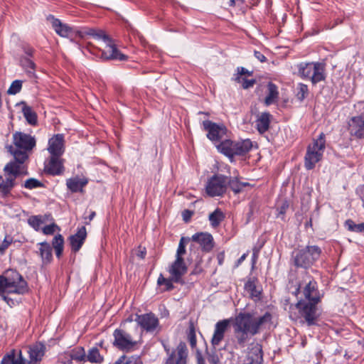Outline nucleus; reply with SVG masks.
Wrapping results in <instances>:
<instances>
[{"mask_svg":"<svg viewBox=\"0 0 364 364\" xmlns=\"http://www.w3.org/2000/svg\"><path fill=\"white\" fill-rule=\"evenodd\" d=\"M64 160L61 156L50 155L45 161V171L52 176L62 175L64 172Z\"/></svg>","mask_w":364,"mask_h":364,"instance_id":"11","label":"nucleus"},{"mask_svg":"<svg viewBox=\"0 0 364 364\" xmlns=\"http://www.w3.org/2000/svg\"><path fill=\"white\" fill-rule=\"evenodd\" d=\"M18 171L13 164H6L4 168V174L0 175V196L3 198L11 196V191L16 186Z\"/></svg>","mask_w":364,"mask_h":364,"instance_id":"7","label":"nucleus"},{"mask_svg":"<svg viewBox=\"0 0 364 364\" xmlns=\"http://www.w3.org/2000/svg\"><path fill=\"white\" fill-rule=\"evenodd\" d=\"M13 242V240L12 238H11L10 237H6L4 240V241L2 242V243L0 245L1 247V252H4L8 247Z\"/></svg>","mask_w":364,"mask_h":364,"instance_id":"56","label":"nucleus"},{"mask_svg":"<svg viewBox=\"0 0 364 364\" xmlns=\"http://www.w3.org/2000/svg\"><path fill=\"white\" fill-rule=\"evenodd\" d=\"M259 257V254L255 253L252 252V269L255 268V266L257 263V259Z\"/></svg>","mask_w":364,"mask_h":364,"instance_id":"63","label":"nucleus"},{"mask_svg":"<svg viewBox=\"0 0 364 364\" xmlns=\"http://www.w3.org/2000/svg\"><path fill=\"white\" fill-rule=\"evenodd\" d=\"M326 68L325 64L320 62H314L313 70L311 71L309 80L312 85H315L317 83L324 81L326 80Z\"/></svg>","mask_w":364,"mask_h":364,"instance_id":"25","label":"nucleus"},{"mask_svg":"<svg viewBox=\"0 0 364 364\" xmlns=\"http://www.w3.org/2000/svg\"><path fill=\"white\" fill-rule=\"evenodd\" d=\"M21 87L22 81L19 80H16L11 83V86L7 90V93L9 95H16L21 91Z\"/></svg>","mask_w":364,"mask_h":364,"instance_id":"48","label":"nucleus"},{"mask_svg":"<svg viewBox=\"0 0 364 364\" xmlns=\"http://www.w3.org/2000/svg\"><path fill=\"white\" fill-rule=\"evenodd\" d=\"M113 336L114 337L113 345L120 350H129L136 344L131 336L122 329H116Z\"/></svg>","mask_w":364,"mask_h":364,"instance_id":"12","label":"nucleus"},{"mask_svg":"<svg viewBox=\"0 0 364 364\" xmlns=\"http://www.w3.org/2000/svg\"><path fill=\"white\" fill-rule=\"evenodd\" d=\"M218 150L230 159H233L234 141L225 139L217 145Z\"/></svg>","mask_w":364,"mask_h":364,"instance_id":"32","label":"nucleus"},{"mask_svg":"<svg viewBox=\"0 0 364 364\" xmlns=\"http://www.w3.org/2000/svg\"><path fill=\"white\" fill-rule=\"evenodd\" d=\"M317 305L316 303L301 299L294 305L290 306L289 318L291 321L306 324L308 326H314L319 317Z\"/></svg>","mask_w":364,"mask_h":364,"instance_id":"1","label":"nucleus"},{"mask_svg":"<svg viewBox=\"0 0 364 364\" xmlns=\"http://www.w3.org/2000/svg\"><path fill=\"white\" fill-rule=\"evenodd\" d=\"M325 149L326 136L323 132H321L317 139H314L313 143L307 146L304 156L306 169L312 170L315 168L316 164L322 159Z\"/></svg>","mask_w":364,"mask_h":364,"instance_id":"6","label":"nucleus"},{"mask_svg":"<svg viewBox=\"0 0 364 364\" xmlns=\"http://www.w3.org/2000/svg\"><path fill=\"white\" fill-rule=\"evenodd\" d=\"M228 177L220 173L212 176L207 183L205 191L209 196H221L227 190Z\"/></svg>","mask_w":364,"mask_h":364,"instance_id":"8","label":"nucleus"},{"mask_svg":"<svg viewBox=\"0 0 364 364\" xmlns=\"http://www.w3.org/2000/svg\"><path fill=\"white\" fill-rule=\"evenodd\" d=\"M95 29L86 28L82 31L76 30V37H79L80 38H83L85 36H92Z\"/></svg>","mask_w":364,"mask_h":364,"instance_id":"52","label":"nucleus"},{"mask_svg":"<svg viewBox=\"0 0 364 364\" xmlns=\"http://www.w3.org/2000/svg\"><path fill=\"white\" fill-rule=\"evenodd\" d=\"M237 73L234 78V80L238 83L241 82V80L242 78L241 75H247L248 76H251L252 75V71H249L243 67H238L237 68Z\"/></svg>","mask_w":364,"mask_h":364,"instance_id":"49","label":"nucleus"},{"mask_svg":"<svg viewBox=\"0 0 364 364\" xmlns=\"http://www.w3.org/2000/svg\"><path fill=\"white\" fill-rule=\"evenodd\" d=\"M267 95L264 99V104L269 106L275 103L279 99L278 87L272 82H269L267 85Z\"/></svg>","mask_w":364,"mask_h":364,"instance_id":"30","label":"nucleus"},{"mask_svg":"<svg viewBox=\"0 0 364 364\" xmlns=\"http://www.w3.org/2000/svg\"><path fill=\"white\" fill-rule=\"evenodd\" d=\"M107 43L106 50H103L102 53V58L105 60H119L120 61L126 60L127 59V56L124 54L122 53L112 43V41L109 43Z\"/></svg>","mask_w":364,"mask_h":364,"instance_id":"22","label":"nucleus"},{"mask_svg":"<svg viewBox=\"0 0 364 364\" xmlns=\"http://www.w3.org/2000/svg\"><path fill=\"white\" fill-rule=\"evenodd\" d=\"M64 135L57 134L48 140V151L50 155L62 156L65 151Z\"/></svg>","mask_w":364,"mask_h":364,"instance_id":"19","label":"nucleus"},{"mask_svg":"<svg viewBox=\"0 0 364 364\" xmlns=\"http://www.w3.org/2000/svg\"><path fill=\"white\" fill-rule=\"evenodd\" d=\"M252 148V142L247 139L240 141L234 142L233 157L235 156H244Z\"/></svg>","mask_w":364,"mask_h":364,"instance_id":"28","label":"nucleus"},{"mask_svg":"<svg viewBox=\"0 0 364 364\" xmlns=\"http://www.w3.org/2000/svg\"><path fill=\"white\" fill-rule=\"evenodd\" d=\"M272 320V314L267 311L263 316L255 318L252 316V321L254 326V333L257 334L259 332L260 327L264 323L271 321Z\"/></svg>","mask_w":364,"mask_h":364,"instance_id":"36","label":"nucleus"},{"mask_svg":"<svg viewBox=\"0 0 364 364\" xmlns=\"http://www.w3.org/2000/svg\"><path fill=\"white\" fill-rule=\"evenodd\" d=\"M192 240L198 243L205 252H210L214 247L213 237L208 232H197L192 236Z\"/></svg>","mask_w":364,"mask_h":364,"instance_id":"20","label":"nucleus"},{"mask_svg":"<svg viewBox=\"0 0 364 364\" xmlns=\"http://www.w3.org/2000/svg\"><path fill=\"white\" fill-rule=\"evenodd\" d=\"M230 318H225L220 320L215 323L213 335L210 341L211 345L214 348L218 346L224 339L225 334L230 328Z\"/></svg>","mask_w":364,"mask_h":364,"instance_id":"13","label":"nucleus"},{"mask_svg":"<svg viewBox=\"0 0 364 364\" xmlns=\"http://www.w3.org/2000/svg\"><path fill=\"white\" fill-rule=\"evenodd\" d=\"M28 291L27 282L23 277L16 271L7 272V276L0 275V295L2 296L4 301L9 304L11 299L4 294L5 293H15L23 294Z\"/></svg>","mask_w":364,"mask_h":364,"instance_id":"4","label":"nucleus"},{"mask_svg":"<svg viewBox=\"0 0 364 364\" xmlns=\"http://www.w3.org/2000/svg\"><path fill=\"white\" fill-rule=\"evenodd\" d=\"M18 350L13 349L2 358L1 364H15Z\"/></svg>","mask_w":364,"mask_h":364,"instance_id":"47","label":"nucleus"},{"mask_svg":"<svg viewBox=\"0 0 364 364\" xmlns=\"http://www.w3.org/2000/svg\"><path fill=\"white\" fill-rule=\"evenodd\" d=\"M309 90L307 85L299 82L296 87V97L300 102H303L309 95Z\"/></svg>","mask_w":364,"mask_h":364,"instance_id":"41","label":"nucleus"},{"mask_svg":"<svg viewBox=\"0 0 364 364\" xmlns=\"http://www.w3.org/2000/svg\"><path fill=\"white\" fill-rule=\"evenodd\" d=\"M356 225L357 224H355L351 219H348L345 222V227L348 229V230L351 232H355Z\"/></svg>","mask_w":364,"mask_h":364,"instance_id":"57","label":"nucleus"},{"mask_svg":"<svg viewBox=\"0 0 364 364\" xmlns=\"http://www.w3.org/2000/svg\"><path fill=\"white\" fill-rule=\"evenodd\" d=\"M258 278L256 276H249L244 285V289L249 294L251 299L255 301H259L262 298V289L258 287Z\"/></svg>","mask_w":364,"mask_h":364,"instance_id":"18","label":"nucleus"},{"mask_svg":"<svg viewBox=\"0 0 364 364\" xmlns=\"http://www.w3.org/2000/svg\"><path fill=\"white\" fill-rule=\"evenodd\" d=\"M347 130L349 135L358 140L364 139V118L358 114L348 118Z\"/></svg>","mask_w":364,"mask_h":364,"instance_id":"10","label":"nucleus"},{"mask_svg":"<svg viewBox=\"0 0 364 364\" xmlns=\"http://www.w3.org/2000/svg\"><path fill=\"white\" fill-rule=\"evenodd\" d=\"M21 64L30 77H36V65L31 59L27 57L22 58L21 60Z\"/></svg>","mask_w":364,"mask_h":364,"instance_id":"39","label":"nucleus"},{"mask_svg":"<svg viewBox=\"0 0 364 364\" xmlns=\"http://www.w3.org/2000/svg\"><path fill=\"white\" fill-rule=\"evenodd\" d=\"M18 105L22 106V112L26 121L31 125L37 124V115L32 108L28 106L24 102L19 103Z\"/></svg>","mask_w":364,"mask_h":364,"instance_id":"33","label":"nucleus"},{"mask_svg":"<svg viewBox=\"0 0 364 364\" xmlns=\"http://www.w3.org/2000/svg\"><path fill=\"white\" fill-rule=\"evenodd\" d=\"M49 215H32L28 219V223L30 226H31L34 230H39L41 225L45 223L48 219Z\"/></svg>","mask_w":364,"mask_h":364,"instance_id":"38","label":"nucleus"},{"mask_svg":"<svg viewBox=\"0 0 364 364\" xmlns=\"http://www.w3.org/2000/svg\"><path fill=\"white\" fill-rule=\"evenodd\" d=\"M197 364H205V359L203 358L200 352L198 350L196 353Z\"/></svg>","mask_w":364,"mask_h":364,"instance_id":"61","label":"nucleus"},{"mask_svg":"<svg viewBox=\"0 0 364 364\" xmlns=\"http://www.w3.org/2000/svg\"><path fill=\"white\" fill-rule=\"evenodd\" d=\"M87 236L86 229L84 226L78 229L76 234L70 236L69 240L71 249L76 252L80 250Z\"/></svg>","mask_w":364,"mask_h":364,"instance_id":"24","label":"nucleus"},{"mask_svg":"<svg viewBox=\"0 0 364 364\" xmlns=\"http://www.w3.org/2000/svg\"><path fill=\"white\" fill-rule=\"evenodd\" d=\"M242 87L243 89H248L250 87H253V85L256 83L255 79H246L245 77L242 78L241 82Z\"/></svg>","mask_w":364,"mask_h":364,"instance_id":"53","label":"nucleus"},{"mask_svg":"<svg viewBox=\"0 0 364 364\" xmlns=\"http://www.w3.org/2000/svg\"><path fill=\"white\" fill-rule=\"evenodd\" d=\"M92 36L97 39H102L105 43H109L111 42V38L102 30H96L95 29V31Z\"/></svg>","mask_w":364,"mask_h":364,"instance_id":"51","label":"nucleus"},{"mask_svg":"<svg viewBox=\"0 0 364 364\" xmlns=\"http://www.w3.org/2000/svg\"><path fill=\"white\" fill-rule=\"evenodd\" d=\"M25 150H16L14 152V160L7 164H13L18 171V175L26 174L23 163L28 159V156Z\"/></svg>","mask_w":364,"mask_h":364,"instance_id":"23","label":"nucleus"},{"mask_svg":"<svg viewBox=\"0 0 364 364\" xmlns=\"http://www.w3.org/2000/svg\"><path fill=\"white\" fill-rule=\"evenodd\" d=\"M193 215V210H190L188 209L183 210V222L188 223Z\"/></svg>","mask_w":364,"mask_h":364,"instance_id":"58","label":"nucleus"},{"mask_svg":"<svg viewBox=\"0 0 364 364\" xmlns=\"http://www.w3.org/2000/svg\"><path fill=\"white\" fill-rule=\"evenodd\" d=\"M304 299L306 301L318 304L321 301V295L318 289V284L314 279H311L305 285L301 291Z\"/></svg>","mask_w":364,"mask_h":364,"instance_id":"16","label":"nucleus"},{"mask_svg":"<svg viewBox=\"0 0 364 364\" xmlns=\"http://www.w3.org/2000/svg\"><path fill=\"white\" fill-rule=\"evenodd\" d=\"M254 55L261 63H264L267 60V58L259 51H255Z\"/></svg>","mask_w":364,"mask_h":364,"instance_id":"60","label":"nucleus"},{"mask_svg":"<svg viewBox=\"0 0 364 364\" xmlns=\"http://www.w3.org/2000/svg\"><path fill=\"white\" fill-rule=\"evenodd\" d=\"M228 186L234 192L235 194H238L242 191L241 187V181H240L237 178L228 177Z\"/></svg>","mask_w":364,"mask_h":364,"instance_id":"44","label":"nucleus"},{"mask_svg":"<svg viewBox=\"0 0 364 364\" xmlns=\"http://www.w3.org/2000/svg\"><path fill=\"white\" fill-rule=\"evenodd\" d=\"M272 115L268 112L261 113L255 121L256 129L260 134L267 132L270 126Z\"/></svg>","mask_w":364,"mask_h":364,"instance_id":"27","label":"nucleus"},{"mask_svg":"<svg viewBox=\"0 0 364 364\" xmlns=\"http://www.w3.org/2000/svg\"><path fill=\"white\" fill-rule=\"evenodd\" d=\"M135 321L142 329L147 332L154 331L159 326V319L152 313L138 315Z\"/></svg>","mask_w":364,"mask_h":364,"instance_id":"17","label":"nucleus"},{"mask_svg":"<svg viewBox=\"0 0 364 364\" xmlns=\"http://www.w3.org/2000/svg\"><path fill=\"white\" fill-rule=\"evenodd\" d=\"M354 107L358 108V114L364 118V100L358 102Z\"/></svg>","mask_w":364,"mask_h":364,"instance_id":"59","label":"nucleus"},{"mask_svg":"<svg viewBox=\"0 0 364 364\" xmlns=\"http://www.w3.org/2000/svg\"><path fill=\"white\" fill-rule=\"evenodd\" d=\"M87 183L88 180L86 178H79L76 176L68 178L66 181V186L72 193H83V188Z\"/></svg>","mask_w":364,"mask_h":364,"instance_id":"26","label":"nucleus"},{"mask_svg":"<svg viewBox=\"0 0 364 364\" xmlns=\"http://www.w3.org/2000/svg\"><path fill=\"white\" fill-rule=\"evenodd\" d=\"M52 245L55 250V255L57 257H60L62 255L63 251V237L60 234L55 235L53 240Z\"/></svg>","mask_w":364,"mask_h":364,"instance_id":"42","label":"nucleus"},{"mask_svg":"<svg viewBox=\"0 0 364 364\" xmlns=\"http://www.w3.org/2000/svg\"><path fill=\"white\" fill-rule=\"evenodd\" d=\"M15 364H29V360H27L22 354V351L21 350H18Z\"/></svg>","mask_w":364,"mask_h":364,"instance_id":"54","label":"nucleus"},{"mask_svg":"<svg viewBox=\"0 0 364 364\" xmlns=\"http://www.w3.org/2000/svg\"><path fill=\"white\" fill-rule=\"evenodd\" d=\"M322 253L318 245H306L294 249L291 255V261L296 268L308 269L317 262Z\"/></svg>","mask_w":364,"mask_h":364,"instance_id":"5","label":"nucleus"},{"mask_svg":"<svg viewBox=\"0 0 364 364\" xmlns=\"http://www.w3.org/2000/svg\"><path fill=\"white\" fill-rule=\"evenodd\" d=\"M168 278L160 274L157 279V285L161 291H171L174 287L173 283H178L182 278V237L179 240L176 260L168 267Z\"/></svg>","mask_w":364,"mask_h":364,"instance_id":"3","label":"nucleus"},{"mask_svg":"<svg viewBox=\"0 0 364 364\" xmlns=\"http://www.w3.org/2000/svg\"><path fill=\"white\" fill-rule=\"evenodd\" d=\"M225 218V214L219 208H217L208 216L210 223L213 228L219 226L221 222L224 220Z\"/></svg>","mask_w":364,"mask_h":364,"instance_id":"35","label":"nucleus"},{"mask_svg":"<svg viewBox=\"0 0 364 364\" xmlns=\"http://www.w3.org/2000/svg\"><path fill=\"white\" fill-rule=\"evenodd\" d=\"M233 331L237 343L244 348L251 336L256 335L254 332L252 314L240 312L232 323Z\"/></svg>","mask_w":364,"mask_h":364,"instance_id":"2","label":"nucleus"},{"mask_svg":"<svg viewBox=\"0 0 364 364\" xmlns=\"http://www.w3.org/2000/svg\"><path fill=\"white\" fill-rule=\"evenodd\" d=\"M355 232H364V223L357 224Z\"/></svg>","mask_w":364,"mask_h":364,"instance_id":"64","label":"nucleus"},{"mask_svg":"<svg viewBox=\"0 0 364 364\" xmlns=\"http://www.w3.org/2000/svg\"><path fill=\"white\" fill-rule=\"evenodd\" d=\"M58 228V226L55 224L46 225L43 228V232L45 235H53L55 230V228Z\"/></svg>","mask_w":364,"mask_h":364,"instance_id":"55","label":"nucleus"},{"mask_svg":"<svg viewBox=\"0 0 364 364\" xmlns=\"http://www.w3.org/2000/svg\"><path fill=\"white\" fill-rule=\"evenodd\" d=\"M43 186V184L37 179L31 178L25 181L24 187L28 189H33Z\"/></svg>","mask_w":364,"mask_h":364,"instance_id":"50","label":"nucleus"},{"mask_svg":"<svg viewBox=\"0 0 364 364\" xmlns=\"http://www.w3.org/2000/svg\"><path fill=\"white\" fill-rule=\"evenodd\" d=\"M70 357L72 360L77 362H85L86 361V353L84 348L77 347L73 349L70 353Z\"/></svg>","mask_w":364,"mask_h":364,"instance_id":"40","label":"nucleus"},{"mask_svg":"<svg viewBox=\"0 0 364 364\" xmlns=\"http://www.w3.org/2000/svg\"><path fill=\"white\" fill-rule=\"evenodd\" d=\"M289 203L287 200H283L277 206V217L284 220L285 214L289 209Z\"/></svg>","mask_w":364,"mask_h":364,"instance_id":"45","label":"nucleus"},{"mask_svg":"<svg viewBox=\"0 0 364 364\" xmlns=\"http://www.w3.org/2000/svg\"><path fill=\"white\" fill-rule=\"evenodd\" d=\"M203 129L208 132L207 137L212 141H220L226 135L227 128L223 124H217L210 120L203 122Z\"/></svg>","mask_w":364,"mask_h":364,"instance_id":"9","label":"nucleus"},{"mask_svg":"<svg viewBox=\"0 0 364 364\" xmlns=\"http://www.w3.org/2000/svg\"><path fill=\"white\" fill-rule=\"evenodd\" d=\"M48 20L50 21L52 27L57 34L64 38L76 37V30L65 23H63L59 19L49 16Z\"/></svg>","mask_w":364,"mask_h":364,"instance_id":"15","label":"nucleus"},{"mask_svg":"<svg viewBox=\"0 0 364 364\" xmlns=\"http://www.w3.org/2000/svg\"><path fill=\"white\" fill-rule=\"evenodd\" d=\"M13 142L19 149L31 151L36 146V139L30 134L16 132L13 135Z\"/></svg>","mask_w":364,"mask_h":364,"instance_id":"14","label":"nucleus"},{"mask_svg":"<svg viewBox=\"0 0 364 364\" xmlns=\"http://www.w3.org/2000/svg\"><path fill=\"white\" fill-rule=\"evenodd\" d=\"M217 259L218 262V264L222 265L223 264V262L225 259V252H219L217 255Z\"/></svg>","mask_w":364,"mask_h":364,"instance_id":"62","label":"nucleus"},{"mask_svg":"<svg viewBox=\"0 0 364 364\" xmlns=\"http://www.w3.org/2000/svg\"><path fill=\"white\" fill-rule=\"evenodd\" d=\"M272 320V314L267 311L263 316L255 318L252 316V321L254 326V333L257 334L259 332L260 327L264 323L271 321Z\"/></svg>","mask_w":364,"mask_h":364,"instance_id":"37","label":"nucleus"},{"mask_svg":"<svg viewBox=\"0 0 364 364\" xmlns=\"http://www.w3.org/2000/svg\"><path fill=\"white\" fill-rule=\"evenodd\" d=\"M314 62H301L296 65L297 75L304 80H309Z\"/></svg>","mask_w":364,"mask_h":364,"instance_id":"31","label":"nucleus"},{"mask_svg":"<svg viewBox=\"0 0 364 364\" xmlns=\"http://www.w3.org/2000/svg\"><path fill=\"white\" fill-rule=\"evenodd\" d=\"M46 346L41 343H36L28 347L29 364H41L45 355Z\"/></svg>","mask_w":364,"mask_h":364,"instance_id":"21","label":"nucleus"},{"mask_svg":"<svg viewBox=\"0 0 364 364\" xmlns=\"http://www.w3.org/2000/svg\"><path fill=\"white\" fill-rule=\"evenodd\" d=\"M182 360V346L180 343L177 347V359L176 360L173 354H171L167 359L166 364H181Z\"/></svg>","mask_w":364,"mask_h":364,"instance_id":"46","label":"nucleus"},{"mask_svg":"<svg viewBox=\"0 0 364 364\" xmlns=\"http://www.w3.org/2000/svg\"><path fill=\"white\" fill-rule=\"evenodd\" d=\"M188 341L190 343V346L192 348H195L196 347V329L194 323L193 321H190L188 326Z\"/></svg>","mask_w":364,"mask_h":364,"instance_id":"43","label":"nucleus"},{"mask_svg":"<svg viewBox=\"0 0 364 364\" xmlns=\"http://www.w3.org/2000/svg\"><path fill=\"white\" fill-rule=\"evenodd\" d=\"M91 363L101 364L104 362V357L97 347H92L86 353V361Z\"/></svg>","mask_w":364,"mask_h":364,"instance_id":"34","label":"nucleus"},{"mask_svg":"<svg viewBox=\"0 0 364 364\" xmlns=\"http://www.w3.org/2000/svg\"><path fill=\"white\" fill-rule=\"evenodd\" d=\"M38 245L40 247L38 254L41 257L43 264H49L53 259L51 246L47 242H40Z\"/></svg>","mask_w":364,"mask_h":364,"instance_id":"29","label":"nucleus"}]
</instances>
